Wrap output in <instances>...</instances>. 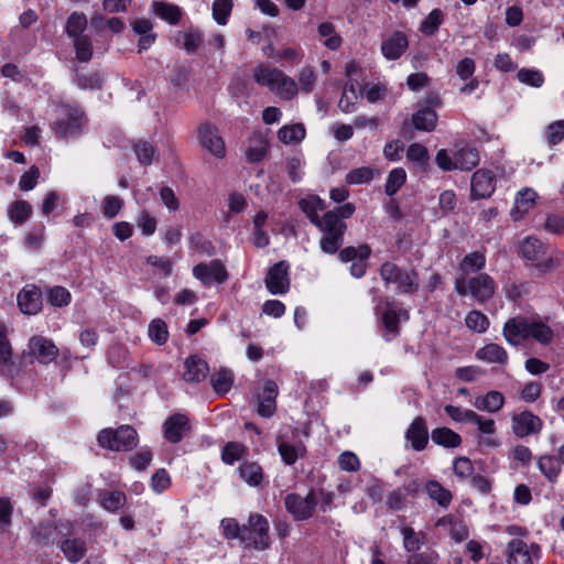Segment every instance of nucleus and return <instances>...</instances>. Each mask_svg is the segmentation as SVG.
I'll use <instances>...</instances> for the list:
<instances>
[{
	"label": "nucleus",
	"mask_w": 564,
	"mask_h": 564,
	"mask_svg": "<svg viewBox=\"0 0 564 564\" xmlns=\"http://www.w3.org/2000/svg\"><path fill=\"white\" fill-rule=\"evenodd\" d=\"M321 232L319 248L326 254H335L341 262H351L349 273L356 279L365 276L368 269V261L371 257L372 249L368 243H361L357 247L344 245L347 224L339 223L332 215L324 216V220L316 227Z\"/></svg>",
	"instance_id": "1"
},
{
	"label": "nucleus",
	"mask_w": 564,
	"mask_h": 564,
	"mask_svg": "<svg viewBox=\"0 0 564 564\" xmlns=\"http://www.w3.org/2000/svg\"><path fill=\"white\" fill-rule=\"evenodd\" d=\"M502 336L510 346L514 347L529 338L541 346H550L554 341L555 332L540 318L529 321L523 316H516L505 322Z\"/></svg>",
	"instance_id": "2"
},
{
	"label": "nucleus",
	"mask_w": 564,
	"mask_h": 564,
	"mask_svg": "<svg viewBox=\"0 0 564 564\" xmlns=\"http://www.w3.org/2000/svg\"><path fill=\"white\" fill-rule=\"evenodd\" d=\"M97 443L101 448L111 452H131L139 444L137 430L129 424L116 429L106 427L98 432Z\"/></svg>",
	"instance_id": "3"
},
{
	"label": "nucleus",
	"mask_w": 564,
	"mask_h": 564,
	"mask_svg": "<svg viewBox=\"0 0 564 564\" xmlns=\"http://www.w3.org/2000/svg\"><path fill=\"white\" fill-rule=\"evenodd\" d=\"M270 524L260 513H250L247 524H243L241 544L246 549L265 551L271 547Z\"/></svg>",
	"instance_id": "4"
},
{
	"label": "nucleus",
	"mask_w": 564,
	"mask_h": 564,
	"mask_svg": "<svg viewBox=\"0 0 564 564\" xmlns=\"http://www.w3.org/2000/svg\"><path fill=\"white\" fill-rule=\"evenodd\" d=\"M379 274L386 284H395L402 294H414L419 289V273L414 269H403L392 261L380 265Z\"/></svg>",
	"instance_id": "5"
},
{
	"label": "nucleus",
	"mask_w": 564,
	"mask_h": 564,
	"mask_svg": "<svg viewBox=\"0 0 564 564\" xmlns=\"http://www.w3.org/2000/svg\"><path fill=\"white\" fill-rule=\"evenodd\" d=\"M547 247L538 238L527 237L520 245V253L523 259L533 263L542 274L550 272L558 264L553 257H545Z\"/></svg>",
	"instance_id": "6"
},
{
	"label": "nucleus",
	"mask_w": 564,
	"mask_h": 564,
	"mask_svg": "<svg viewBox=\"0 0 564 564\" xmlns=\"http://www.w3.org/2000/svg\"><path fill=\"white\" fill-rule=\"evenodd\" d=\"M59 527L62 539L57 544L65 558L73 564L80 562L87 553L86 542L80 538H69L73 534V524L69 521H59Z\"/></svg>",
	"instance_id": "7"
},
{
	"label": "nucleus",
	"mask_w": 564,
	"mask_h": 564,
	"mask_svg": "<svg viewBox=\"0 0 564 564\" xmlns=\"http://www.w3.org/2000/svg\"><path fill=\"white\" fill-rule=\"evenodd\" d=\"M317 505L318 501L313 489L305 497L291 492L284 498V507L295 521H305L312 518Z\"/></svg>",
	"instance_id": "8"
},
{
	"label": "nucleus",
	"mask_w": 564,
	"mask_h": 564,
	"mask_svg": "<svg viewBox=\"0 0 564 564\" xmlns=\"http://www.w3.org/2000/svg\"><path fill=\"white\" fill-rule=\"evenodd\" d=\"M265 288L273 295H282L290 290V263L281 260L271 265L264 279Z\"/></svg>",
	"instance_id": "9"
},
{
	"label": "nucleus",
	"mask_w": 564,
	"mask_h": 564,
	"mask_svg": "<svg viewBox=\"0 0 564 564\" xmlns=\"http://www.w3.org/2000/svg\"><path fill=\"white\" fill-rule=\"evenodd\" d=\"M543 426L542 419L529 410L514 413L511 416V430L518 438L539 435Z\"/></svg>",
	"instance_id": "10"
},
{
	"label": "nucleus",
	"mask_w": 564,
	"mask_h": 564,
	"mask_svg": "<svg viewBox=\"0 0 564 564\" xmlns=\"http://www.w3.org/2000/svg\"><path fill=\"white\" fill-rule=\"evenodd\" d=\"M193 275L199 280L204 286H210L214 283H225L229 278L225 264L218 259L207 263L200 262L196 264L193 268Z\"/></svg>",
	"instance_id": "11"
},
{
	"label": "nucleus",
	"mask_w": 564,
	"mask_h": 564,
	"mask_svg": "<svg viewBox=\"0 0 564 564\" xmlns=\"http://www.w3.org/2000/svg\"><path fill=\"white\" fill-rule=\"evenodd\" d=\"M197 139L203 149L208 151L217 159H223L226 155L225 141L219 134L217 127L209 122H204L197 128Z\"/></svg>",
	"instance_id": "12"
},
{
	"label": "nucleus",
	"mask_w": 564,
	"mask_h": 564,
	"mask_svg": "<svg viewBox=\"0 0 564 564\" xmlns=\"http://www.w3.org/2000/svg\"><path fill=\"white\" fill-rule=\"evenodd\" d=\"M497 178L488 169L476 170L470 180V198L473 200L491 197L496 191Z\"/></svg>",
	"instance_id": "13"
},
{
	"label": "nucleus",
	"mask_w": 564,
	"mask_h": 564,
	"mask_svg": "<svg viewBox=\"0 0 564 564\" xmlns=\"http://www.w3.org/2000/svg\"><path fill=\"white\" fill-rule=\"evenodd\" d=\"M59 349L50 338L42 335H34L28 343V355L33 357L41 365H48L54 361Z\"/></svg>",
	"instance_id": "14"
},
{
	"label": "nucleus",
	"mask_w": 564,
	"mask_h": 564,
	"mask_svg": "<svg viewBox=\"0 0 564 564\" xmlns=\"http://www.w3.org/2000/svg\"><path fill=\"white\" fill-rule=\"evenodd\" d=\"M84 117L80 108L67 106L65 117L54 122L55 134L59 138L76 137L82 131Z\"/></svg>",
	"instance_id": "15"
},
{
	"label": "nucleus",
	"mask_w": 564,
	"mask_h": 564,
	"mask_svg": "<svg viewBox=\"0 0 564 564\" xmlns=\"http://www.w3.org/2000/svg\"><path fill=\"white\" fill-rule=\"evenodd\" d=\"M541 556V546L536 543L527 544L521 539H512L508 543V564H533V558Z\"/></svg>",
	"instance_id": "16"
},
{
	"label": "nucleus",
	"mask_w": 564,
	"mask_h": 564,
	"mask_svg": "<svg viewBox=\"0 0 564 564\" xmlns=\"http://www.w3.org/2000/svg\"><path fill=\"white\" fill-rule=\"evenodd\" d=\"M164 438L171 444H178L191 432L192 425L186 414L169 415L162 426Z\"/></svg>",
	"instance_id": "17"
},
{
	"label": "nucleus",
	"mask_w": 564,
	"mask_h": 564,
	"mask_svg": "<svg viewBox=\"0 0 564 564\" xmlns=\"http://www.w3.org/2000/svg\"><path fill=\"white\" fill-rule=\"evenodd\" d=\"M497 289L496 281L488 273H479L468 280L469 294L481 305L494 297Z\"/></svg>",
	"instance_id": "18"
},
{
	"label": "nucleus",
	"mask_w": 564,
	"mask_h": 564,
	"mask_svg": "<svg viewBox=\"0 0 564 564\" xmlns=\"http://www.w3.org/2000/svg\"><path fill=\"white\" fill-rule=\"evenodd\" d=\"M18 306L25 315H36L43 307V295L34 284L25 285L17 296Z\"/></svg>",
	"instance_id": "19"
},
{
	"label": "nucleus",
	"mask_w": 564,
	"mask_h": 564,
	"mask_svg": "<svg viewBox=\"0 0 564 564\" xmlns=\"http://www.w3.org/2000/svg\"><path fill=\"white\" fill-rule=\"evenodd\" d=\"M393 302L388 301L387 302V308L384 310L382 317H381V324L383 327V334L382 337L386 341H391L400 336L401 333V325H400V318L403 317L404 319H409V312L405 310L395 311L392 308Z\"/></svg>",
	"instance_id": "20"
},
{
	"label": "nucleus",
	"mask_w": 564,
	"mask_h": 564,
	"mask_svg": "<svg viewBox=\"0 0 564 564\" xmlns=\"http://www.w3.org/2000/svg\"><path fill=\"white\" fill-rule=\"evenodd\" d=\"M409 47V39L402 31H393L381 43V53L388 61L399 59Z\"/></svg>",
	"instance_id": "21"
},
{
	"label": "nucleus",
	"mask_w": 564,
	"mask_h": 564,
	"mask_svg": "<svg viewBox=\"0 0 564 564\" xmlns=\"http://www.w3.org/2000/svg\"><path fill=\"white\" fill-rule=\"evenodd\" d=\"M0 373L13 379L18 368L12 360V347L7 334V327L0 323Z\"/></svg>",
	"instance_id": "22"
},
{
	"label": "nucleus",
	"mask_w": 564,
	"mask_h": 564,
	"mask_svg": "<svg viewBox=\"0 0 564 564\" xmlns=\"http://www.w3.org/2000/svg\"><path fill=\"white\" fill-rule=\"evenodd\" d=\"M405 438L416 452H422L429 443V430L426 420L423 416H416L405 432Z\"/></svg>",
	"instance_id": "23"
},
{
	"label": "nucleus",
	"mask_w": 564,
	"mask_h": 564,
	"mask_svg": "<svg viewBox=\"0 0 564 564\" xmlns=\"http://www.w3.org/2000/svg\"><path fill=\"white\" fill-rule=\"evenodd\" d=\"M183 378L186 382L198 383L205 380L209 373L208 362L197 355L188 356L185 361Z\"/></svg>",
	"instance_id": "24"
},
{
	"label": "nucleus",
	"mask_w": 564,
	"mask_h": 564,
	"mask_svg": "<svg viewBox=\"0 0 564 564\" xmlns=\"http://www.w3.org/2000/svg\"><path fill=\"white\" fill-rule=\"evenodd\" d=\"M438 115L430 107H421L411 116V124L414 130L433 132L436 129Z\"/></svg>",
	"instance_id": "25"
},
{
	"label": "nucleus",
	"mask_w": 564,
	"mask_h": 564,
	"mask_svg": "<svg viewBox=\"0 0 564 564\" xmlns=\"http://www.w3.org/2000/svg\"><path fill=\"white\" fill-rule=\"evenodd\" d=\"M237 473L250 487H260L265 480V474L262 466L257 462L245 460L238 468Z\"/></svg>",
	"instance_id": "26"
},
{
	"label": "nucleus",
	"mask_w": 564,
	"mask_h": 564,
	"mask_svg": "<svg viewBox=\"0 0 564 564\" xmlns=\"http://www.w3.org/2000/svg\"><path fill=\"white\" fill-rule=\"evenodd\" d=\"M475 356L478 360L488 364L507 365L509 360L507 350L496 343L486 344L476 351Z\"/></svg>",
	"instance_id": "27"
},
{
	"label": "nucleus",
	"mask_w": 564,
	"mask_h": 564,
	"mask_svg": "<svg viewBox=\"0 0 564 564\" xmlns=\"http://www.w3.org/2000/svg\"><path fill=\"white\" fill-rule=\"evenodd\" d=\"M505 402V395L500 391L490 390L484 395L476 397L474 405L479 411L496 413L503 408Z\"/></svg>",
	"instance_id": "28"
},
{
	"label": "nucleus",
	"mask_w": 564,
	"mask_h": 564,
	"mask_svg": "<svg viewBox=\"0 0 564 564\" xmlns=\"http://www.w3.org/2000/svg\"><path fill=\"white\" fill-rule=\"evenodd\" d=\"M536 193L531 188L520 191L516 196L514 207L511 210V216L514 221L521 220L528 210L534 206Z\"/></svg>",
	"instance_id": "29"
},
{
	"label": "nucleus",
	"mask_w": 564,
	"mask_h": 564,
	"mask_svg": "<svg viewBox=\"0 0 564 564\" xmlns=\"http://www.w3.org/2000/svg\"><path fill=\"white\" fill-rule=\"evenodd\" d=\"M132 150L139 163L143 166H150L154 162L159 161V150L152 142L138 140L133 144Z\"/></svg>",
	"instance_id": "30"
},
{
	"label": "nucleus",
	"mask_w": 564,
	"mask_h": 564,
	"mask_svg": "<svg viewBox=\"0 0 564 564\" xmlns=\"http://www.w3.org/2000/svg\"><path fill=\"white\" fill-rule=\"evenodd\" d=\"M75 83L84 90H99L104 87V75L99 70L85 72L80 68L75 73Z\"/></svg>",
	"instance_id": "31"
},
{
	"label": "nucleus",
	"mask_w": 564,
	"mask_h": 564,
	"mask_svg": "<svg viewBox=\"0 0 564 564\" xmlns=\"http://www.w3.org/2000/svg\"><path fill=\"white\" fill-rule=\"evenodd\" d=\"M433 443L445 448H456L462 445V436L449 427H436L432 431Z\"/></svg>",
	"instance_id": "32"
},
{
	"label": "nucleus",
	"mask_w": 564,
	"mask_h": 564,
	"mask_svg": "<svg viewBox=\"0 0 564 564\" xmlns=\"http://www.w3.org/2000/svg\"><path fill=\"white\" fill-rule=\"evenodd\" d=\"M32 205L24 199H17L8 207V217L15 226H22L32 216Z\"/></svg>",
	"instance_id": "33"
},
{
	"label": "nucleus",
	"mask_w": 564,
	"mask_h": 564,
	"mask_svg": "<svg viewBox=\"0 0 564 564\" xmlns=\"http://www.w3.org/2000/svg\"><path fill=\"white\" fill-rule=\"evenodd\" d=\"M153 12L161 20L166 21L171 25H176L182 19V10L178 6L164 1H154L152 3Z\"/></svg>",
	"instance_id": "34"
},
{
	"label": "nucleus",
	"mask_w": 564,
	"mask_h": 564,
	"mask_svg": "<svg viewBox=\"0 0 564 564\" xmlns=\"http://www.w3.org/2000/svg\"><path fill=\"white\" fill-rule=\"evenodd\" d=\"M486 267V256L482 251L467 253L459 262V271L464 274L482 273Z\"/></svg>",
	"instance_id": "35"
},
{
	"label": "nucleus",
	"mask_w": 564,
	"mask_h": 564,
	"mask_svg": "<svg viewBox=\"0 0 564 564\" xmlns=\"http://www.w3.org/2000/svg\"><path fill=\"white\" fill-rule=\"evenodd\" d=\"M280 72L278 68L261 63L253 68V79L258 85L267 86L272 91Z\"/></svg>",
	"instance_id": "36"
},
{
	"label": "nucleus",
	"mask_w": 564,
	"mask_h": 564,
	"mask_svg": "<svg viewBox=\"0 0 564 564\" xmlns=\"http://www.w3.org/2000/svg\"><path fill=\"white\" fill-rule=\"evenodd\" d=\"M406 160L413 163L421 171H427L430 153L425 145L414 142L411 143L405 152Z\"/></svg>",
	"instance_id": "37"
},
{
	"label": "nucleus",
	"mask_w": 564,
	"mask_h": 564,
	"mask_svg": "<svg viewBox=\"0 0 564 564\" xmlns=\"http://www.w3.org/2000/svg\"><path fill=\"white\" fill-rule=\"evenodd\" d=\"M456 170L471 171L480 161L479 152L475 148H462L455 151Z\"/></svg>",
	"instance_id": "38"
},
{
	"label": "nucleus",
	"mask_w": 564,
	"mask_h": 564,
	"mask_svg": "<svg viewBox=\"0 0 564 564\" xmlns=\"http://www.w3.org/2000/svg\"><path fill=\"white\" fill-rule=\"evenodd\" d=\"M234 373L230 369L221 368L210 377V384L217 395H225L234 384Z\"/></svg>",
	"instance_id": "39"
},
{
	"label": "nucleus",
	"mask_w": 564,
	"mask_h": 564,
	"mask_svg": "<svg viewBox=\"0 0 564 564\" xmlns=\"http://www.w3.org/2000/svg\"><path fill=\"white\" fill-rule=\"evenodd\" d=\"M445 19L444 12L435 8L420 23L419 31L424 36H434Z\"/></svg>",
	"instance_id": "40"
},
{
	"label": "nucleus",
	"mask_w": 564,
	"mask_h": 564,
	"mask_svg": "<svg viewBox=\"0 0 564 564\" xmlns=\"http://www.w3.org/2000/svg\"><path fill=\"white\" fill-rule=\"evenodd\" d=\"M58 529L61 530L59 523H39L31 531L32 540L40 545H46L51 542L53 543L55 542Z\"/></svg>",
	"instance_id": "41"
},
{
	"label": "nucleus",
	"mask_w": 564,
	"mask_h": 564,
	"mask_svg": "<svg viewBox=\"0 0 564 564\" xmlns=\"http://www.w3.org/2000/svg\"><path fill=\"white\" fill-rule=\"evenodd\" d=\"M88 20L84 12L74 11L72 12L65 24V33L72 40L85 35L84 32L87 29Z\"/></svg>",
	"instance_id": "42"
},
{
	"label": "nucleus",
	"mask_w": 564,
	"mask_h": 564,
	"mask_svg": "<svg viewBox=\"0 0 564 564\" xmlns=\"http://www.w3.org/2000/svg\"><path fill=\"white\" fill-rule=\"evenodd\" d=\"M248 454V447L239 442L230 441L221 448V460L224 464L232 466L236 462L242 459Z\"/></svg>",
	"instance_id": "43"
},
{
	"label": "nucleus",
	"mask_w": 564,
	"mask_h": 564,
	"mask_svg": "<svg viewBox=\"0 0 564 564\" xmlns=\"http://www.w3.org/2000/svg\"><path fill=\"white\" fill-rule=\"evenodd\" d=\"M538 468L549 481H556L561 473V464L557 457L542 455L538 459Z\"/></svg>",
	"instance_id": "44"
},
{
	"label": "nucleus",
	"mask_w": 564,
	"mask_h": 564,
	"mask_svg": "<svg viewBox=\"0 0 564 564\" xmlns=\"http://www.w3.org/2000/svg\"><path fill=\"white\" fill-rule=\"evenodd\" d=\"M272 91L284 100H291L297 94V85L294 79L281 70Z\"/></svg>",
	"instance_id": "45"
},
{
	"label": "nucleus",
	"mask_w": 564,
	"mask_h": 564,
	"mask_svg": "<svg viewBox=\"0 0 564 564\" xmlns=\"http://www.w3.org/2000/svg\"><path fill=\"white\" fill-rule=\"evenodd\" d=\"M406 182V172L403 167H394L387 176L384 193L387 196H394Z\"/></svg>",
	"instance_id": "46"
},
{
	"label": "nucleus",
	"mask_w": 564,
	"mask_h": 564,
	"mask_svg": "<svg viewBox=\"0 0 564 564\" xmlns=\"http://www.w3.org/2000/svg\"><path fill=\"white\" fill-rule=\"evenodd\" d=\"M426 492L431 499L435 500L443 508H447L453 499L451 491L444 488L437 480H429L426 482Z\"/></svg>",
	"instance_id": "47"
},
{
	"label": "nucleus",
	"mask_w": 564,
	"mask_h": 564,
	"mask_svg": "<svg viewBox=\"0 0 564 564\" xmlns=\"http://www.w3.org/2000/svg\"><path fill=\"white\" fill-rule=\"evenodd\" d=\"M46 301L51 306L65 307L72 302V293L64 286L55 285L47 290Z\"/></svg>",
	"instance_id": "48"
},
{
	"label": "nucleus",
	"mask_w": 564,
	"mask_h": 564,
	"mask_svg": "<svg viewBox=\"0 0 564 564\" xmlns=\"http://www.w3.org/2000/svg\"><path fill=\"white\" fill-rule=\"evenodd\" d=\"M76 58L82 63H87L93 58V42L89 35H82L72 39Z\"/></svg>",
	"instance_id": "49"
},
{
	"label": "nucleus",
	"mask_w": 564,
	"mask_h": 564,
	"mask_svg": "<svg viewBox=\"0 0 564 564\" xmlns=\"http://www.w3.org/2000/svg\"><path fill=\"white\" fill-rule=\"evenodd\" d=\"M318 34L321 37H325L324 45L332 50L336 51L340 47L343 40L336 34L335 25L330 22H322L317 28Z\"/></svg>",
	"instance_id": "50"
},
{
	"label": "nucleus",
	"mask_w": 564,
	"mask_h": 564,
	"mask_svg": "<svg viewBox=\"0 0 564 564\" xmlns=\"http://www.w3.org/2000/svg\"><path fill=\"white\" fill-rule=\"evenodd\" d=\"M305 134L306 131L302 123L283 126L278 131L279 140L285 144L292 142H300L305 138Z\"/></svg>",
	"instance_id": "51"
},
{
	"label": "nucleus",
	"mask_w": 564,
	"mask_h": 564,
	"mask_svg": "<svg viewBox=\"0 0 564 564\" xmlns=\"http://www.w3.org/2000/svg\"><path fill=\"white\" fill-rule=\"evenodd\" d=\"M148 334L150 339L159 346L165 345L169 340L167 325L161 318H154L150 322Z\"/></svg>",
	"instance_id": "52"
},
{
	"label": "nucleus",
	"mask_w": 564,
	"mask_h": 564,
	"mask_svg": "<svg viewBox=\"0 0 564 564\" xmlns=\"http://www.w3.org/2000/svg\"><path fill=\"white\" fill-rule=\"evenodd\" d=\"M152 459H153V453H152L151 448L148 446H144V447H141L135 453H133L132 455H130L128 462H129V465L133 469H135L138 471H143L151 465Z\"/></svg>",
	"instance_id": "53"
},
{
	"label": "nucleus",
	"mask_w": 564,
	"mask_h": 564,
	"mask_svg": "<svg viewBox=\"0 0 564 564\" xmlns=\"http://www.w3.org/2000/svg\"><path fill=\"white\" fill-rule=\"evenodd\" d=\"M466 326L476 333L482 334L489 328V318L480 311H470L465 318Z\"/></svg>",
	"instance_id": "54"
},
{
	"label": "nucleus",
	"mask_w": 564,
	"mask_h": 564,
	"mask_svg": "<svg viewBox=\"0 0 564 564\" xmlns=\"http://www.w3.org/2000/svg\"><path fill=\"white\" fill-rule=\"evenodd\" d=\"M373 176L372 167L361 166L349 171L345 176V181L349 185L368 184L373 180Z\"/></svg>",
	"instance_id": "55"
},
{
	"label": "nucleus",
	"mask_w": 564,
	"mask_h": 564,
	"mask_svg": "<svg viewBox=\"0 0 564 564\" xmlns=\"http://www.w3.org/2000/svg\"><path fill=\"white\" fill-rule=\"evenodd\" d=\"M234 7L232 0H214L213 18L219 25H226Z\"/></svg>",
	"instance_id": "56"
},
{
	"label": "nucleus",
	"mask_w": 564,
	"mask_h": 564,
	"mask_svg": "<svg viewBox=\"0 0 564 564\" xmlns=\"http://www.w3.org/2000/svg\"><path fill=\"white\" fill-rule=\"evenodd\" d=\"M445 413L457 423H471L473 420L478 419V414L469 409L447 404L444 406Z\"/></svg>",
	"instance_id": "57"
},
{
	"label": "nucleus",
	"mask_w": 564,
	"mask_h": 564,
	"mask_svg": "<svg viewBox=\"0 0 564 564\" xmlns=\"http://www.w3.org/2000/svg\"><path fill=\"white\" fill-rule=\"evenodd\" d=\"M189 247L200 254L212 256L215 253L213 242L199 231L189 236Z\"/></svg>",
	"instance_id": "58"
},
{
	"label": "nucleus",
	"mask_w": 564,
	"mask_h": 564,
	"mask_svg": "<svg viewBox=\"0 0 564 564\" xmlns=\"http://www.w3.org/2000/svg\"><path fill=\"white\" fill-rule=\"evenodd\" d=\"M517 78L531 87L540 88L544 84V75L539 69L521 68L518 70Z\"/></svg>",
	"instance_id": "59"
},
{
	"label": "nucleus",
	"mask_w": 564,
	"mask_h": 564,
	"mask_svg": "<svg viewBox=\"0 0 564 564\" xmlns=\"http://www.w3.org/2000/svg\"><path fill=\"white\" fill-rule=\"evenodd\" d=\"M403 535V546L408 552L416 553L423 544V534L417 533L411 527H404L401 529Z\"/></svg>",
	"instance_id": "60"
},
{
	"label": "nucleus",
	"mask_w": 564,
	"mask_h": 564,
	"mask_svg": "<svg viewBox=\"0 0 564 564\" xmlns=\"http://www.w3.org/2000/svg\"><path fill=\"white\" fill-rule=\"evenodd\" d=\"M220 527L223 529V535L225 539L239 540L241 542L243 524L240 525L235 518H224L220 521Z\"/></svg>",
	"instance_id": "61"
},
{
	"label": "nucleus",
	"mask_w": 564,
	"mask_h": 564,
	"mask_svg": "<svg viewBox=\"0 0 564 564\" xmlns=\"http://www.w3.org/2000/svg\"><path fill=\"white\" fill-rule=\"evenodd\" d=\"M171 486V477L165 468L154 471L150 480V487L155 494L164 492Z\"/></svg>",
	"instance_id": "62"
},
{
	"label": "nucleus",
	"mask_w": 564,
	"mask_h": 564,
	"mask_svg": "<svg viewBox=\"0 0 564 564\" xmlns=\"http://www.w3.org/2000/svg\"><path fill=\"white\" fill-rule=\"evenodd\" d=\"M183 48L188 54H194L204 41V35L199 29H194L183 33Z\"/></svg>",
	"instance_id": "63"
},
{
	"label": "nucleus",
	"mask_w": 564,
	"mask_h": 564,
	"mask_svg": "<svg viewBox=\"0 0 564 564\" xmlns=\"http://www.w3.org/2000/svg\"><path fill=\"white\" fill-rule=\"evenodd\" d=\"M564 140V120H557L549 124L546 129V141L550 147L556 145Z\"/></svg>",
	"instance_id": "64"
}]
</instances>
